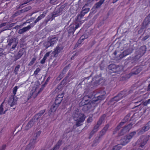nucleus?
Segmentation results:
<instances>
[{
	"label": "nucleus",
	"mask_w": 150,
	"mask_h": 150,
	"mask_svg": "<svg viewBox=\"0 0 150 150\" xmlns=\"http://www.w3.org/2000/svg\"><path fill=\"white\" fill-rule=\"evenodd\" d=\"M94 103L93 96L88 95L85 96L82 100L79 103L80 106H83L82 110L83 111H88L92 107V104Z\"/></svg>",
	"instance_id": "1"
},
{
	"label": "nucleus",
	"mask_w": 150,
	"mask_h": 150,
	"mask_svg": "<svg viewBox=\"0 0 150 150\" xmlns=\"http://www.w3.org/2000/svg\"><path fill=\"white\" fill-rule=\"evenodd\" d=\"M73 116L74 119L76 121V125L77 127L81 125L86 118V115L84 114L77 111L73 112Z\"/></svg>",
	"instance_id": "2"
},
{
	"label": "nucleus",
	"mask_w": 150,
	"mask_h": 150,
	"mask_svg": "<svg viewBox=\"0 0 150 150\" xmlns=\"http://www.w3.org/2000/svg\"><path fill=\"white\" fill-rule=\"evenodd\" d=\"M82 24L81 21H77V20H76L74 24H71L69 26L67 30L69 35H70L71 34L73 35L75 30L79 27Z\"/></svg>",
	"instance_id": "3"
},
{
	"label": "nucleus",
	"mask_w": 150,
	"mask_h": 150,
	"mask_svg": "<svg viewBox=\"0 0 150 150\" xmlns=\"http://www.w3.org/2000/svg\"><path fill=\"white\" fill-rule=\"evenodd\" d=\"M58 40V38L57 37H49L47 41L44 43V46L46 49H47L50 47H52L57 43Z\"/></svg>",
	"instance_id": "4"
},
{
	"label": "nucleus",
	"mask_w": 150,
	"mask_h": 150,
	"mask_svg": "<svg viewBox=\"0 0 150 150\" xmlns=\"http://www.w3.org/2000/svg\"><path fill=\"white\" fill-rule=\"evenodd\" d=\"M64 6L62 5V6L60 7H59L57 11V12H58V13L59 14L61 13L64 10ZM59 14H58L57 13L52 14V16L50 18L48 17L47 20L46 21V22L47 23L50 21H52L53 19H54L55 17L57 16Z\"/></svg>",
	"instance_id": "5"
},
{
	"label": "nucleus",
	"mask_w": 150,
	"mask_h": 150,
	"mask_svg": "<svg viewBox=\"0 0 150 150\" xmlns=\"http://www.w3.org/2000/svg\"><path fill=\"white\" fill-rule=\"evenodd\" d=\"M93 0H89L87 3L82 8V10L84 11L83 12L85 13H87L90 10V8L88 7H86L87 6H89L92 4H93Z\"/></svg>",
	"instance_id": "6"
},
{
	"label": "nucleus",
	"mask_w": 150,
	"mask_h": 150,
	"mask_svg": "<svg viewBox=\"0 0 150 150\" xmlns=\"http://www.w3.org/2000/svg\"><path fill=\"white\" fill-rule=\"evenodd\" d=\"M25 52L23 48L20 50L18 53L14 56V61L16 62L17 60L21 58L24 54Z\"/></svg>",
	"instance_id": "7"
},
{
	"label": "nucleus",
	"mask_w": 150,
	"mask_h": 150,
	"mask_svg": "<svg viewBox=\"0 0 150 150\" xmlns=\"http://www.w3.org/2000/svg\"><path fill=\"white\" fill-rule=\"evenodd\" d=\"M64 94V93H63L61 94H59L56 97L54 103L59 106L63 99Z\"/></svg>",
	"instance_id": "8"
},
{
	"label": "nucleus",
	"mask_w": 150,
	"mask_h": 150,
	"mask_svg": "<svg viewBox=\"0 0 150 150\" xmlns=\"http://www.w3.org/2000/svg\"><path fill=\"white\" fill-rule=\"evenodd\" d=\"M63 48L64 47L62 46H58L56 47L52 52L54 57H56L58 55V53H60Z\"/></svg>",
	"instance_id": "9"
},
{
	"label": "nucleus",
	"mask_w": 150,
	"mask_h": 150,
	"mask_svg": "<svg viewBox=\"0 0 150 150\" xmlns=\"http://www.w3.org/2000/svg\"><path fill=\"white\" fill-rule=\"evenodd\" d=\"M35 139H31L29 144L26 146L24 150H31L33 149L35 146Z\"/></svg>",
	"instance_id": "10"
},
{
	"label": "nucleus",
	"mask_w": 150,
	"mask_h": 150,
	"mask_svg": "<svg viewBox=\"0 0 150 150\" xmlns=\"http://www.w3.org/2000/svg\"><path fill=\"white\" fill-rule=\"evenodd\" d=\"M105 116L106 115H104L100 118L98 122L97 125L94 127V131L95 130L96 131L98 129L100 125L103 122Z\"/></svg>",
	"instance_id": "11"
},
{
	"label": "nucleus",
	"mask_w": 150,
	"mask_h": 150,
	"mask_svg": "<svg viewBox=\"0 0 150 150\" xmlns=\"http://www.w3.org/2000/svg\"><path fill=\"white\" fill-rule=\"evenodd\" d=\"M17 42L16 41V39L15 38L10 39L9 41L8 45L9 46H11L12 44H13L11 49H15L17 45Z\"/></svg>",
	"instance_id": "12"
},
{
	"label": "nucleus",
	"mask_w": 150,
	"mask_h": 150,
	"mask_svg": "<svg viewBox=\"0 0 150 150\" xmlns=\"http://www.w3.org/2000/svg\"><path fill=\"white\" fill-rule=\"evenodd\" d=\"M149 138V136H143L142 138L141 139L142 142H141L140 143V147L141 148H143V146L146 144V142Z\"/></svg>",
	"instance_id": "13"
},
{
	"label": "nucleus",
	"mask_w": 150,
	"mask_h": 150,
	"mask_svg": "<svg viewBox=\"0 0 150 150\" xmlns=\"http://www.w3.org/2000/svg\"><path fill=\"white\" fill-rule=\"evenodd\" d=\"M59 106V105H56L55 103H54L51 106L50 109L48 111V113L50 114H51L52 113L54 112L57 108Z\"/></svg>",
	"instance_id": "14"
},
{
	"label": "nucleus",
	"mask_w": 150,
	"mask_h": 150,
	"mask_svg": "<svg viewBox=\"0 0 150 150\" xmlns=\"http://www.w3.org/2000/svg\"><path fill=\"white\" fill-rule=\"evenodd\" d=\"M132 125L130 124L127 126H126L122 129V132L120 134V135H122L124 133L128 132L132 128Z\"/></svg>",
	"instance_id": "15"
},
{
	"label": "nucleus",
	"mask_w": 150,
	"mask_h": 150,
	"mask_svg": "<svg viewBox=\"0 0 150 150\" xmlns=\"http://www.w3.org/2000/svg\"><path fill=\"white\" fill-rule=\"evenodd\" d=\"M8 104L11 107H13L16 103V100L14 98V96H13L12 98H10L8 101Z\"/></svg>",
	"instance_id": "16"
},
{
	"label": "nucleus",
	"mask_w": 150,
	"mask_h": 150,
	"mask_svg": "<svg viewBox=\"0 0 150 150\" xmlns=\"http://www.w3.org/2000/svg\"><path fill=\"white\" fill-rule=\"evenodd\" d=\"M130 139H128V137L127 136L125 137L124 138L122 139L121 140V146L125 145L127 144L129 141Z\"/></svg>",
	"instance_id": "17"
},
{
	"label": "nucleus",
	"mask_w": 150,
	"mask_h": 150,
	"mask_svg": "<svg viewBox=\"0 0 150 150\" xmlns=\"http://www.w3.org/2000/svg\"><path fill=\"white\" fill-rule=\"evenodd\" d=\"M47 12L46 11H44L42 13V14L40 15L37 18V19L35 21V23H37L40 20H41L43 18H44L45 15H46Z\"/></svg>",
	"instance_id": "18"
},
{
	"label": "nucleus",
	"mask_w": 150,
	"mask_h": 150,
	"mask_svg": "<svg viewBox=\"0 0 150 150\" xmlns=\"http://www.w3.org/2000/svg\"><path fill=\"white\" fill-rule=\"evenodd\" d=\"M30 29V27L29 26H27L21 29L19 31L18 33L20 34H22L23 33L27 31Z\"/></svg>",
	"instance_id": "19"
},
{
	"label": "nucleus",
	"mask_w": 150,
	"mask_h": 150,
	"mask_svg": "<svg viewBox=\"0 0 150 150\" xmlns=\"http://www.w3.org/2000/svg\"><path fill=\"white\" fill-rule=\"evenodd\" d=\"M34 123L33 119L31 120L27 124L25 127V129L27 130L29 129L32 126H33Z\"/></svg>",
	"instance_id": "20"
},
{
	"label": "nucleus",
	"mask_w": 150,
	"mask_h": 150,
	"mask_svg": "<svg viewBox=\"0 0 150 150\" xmlns=\"http://www.w3.org/2000/svg\"><path fill=\"white\" fill-rule=\"evenodd\" d=\"M123 97L122 93L119 94L117 96L114 97L112 99V101H118L119 100L121 99Z\"/></svg>",
	"instance_id": "21"
},
{
	"label": "nucleus",
	"mask_w": 150,
	"mask_h": 150,
	"mask_svg": "<svg viewBox=\"0 0 150 150\" xmlns=\"http://www.w3.org/2000/svg\"><path fill=\"white\" fill-rule=\"evenodd\" d=\"M132 52V51L131 50L128 49L127 50L124 51L121 54L122 55L123 57L126 56Z\"/></svg>",
	"instance_id": "22"
},
{
	"label": "nucleus",
	"mask_w": 150,
	"mask_h": 150,
	"mask_svg": "<svg viewBox=\"0 0 150 150\" xmlns=\"http://www.w3.org/2000/svg\"><path fill=\"white\" fill-rule=\"evenodd\" d=\"M105 98L104 96L102 95L97 96V98L94 97V103L98 100H102Z\"/></svg>",
	"instance_id": "23"
},
{
	"label": "nucleus",
	"mask_w": 150,
	"mask_h": 150,
	"mask_svg": "<svg viewBox=\"0 0 150 150\" xmlns=\"http://www.w3.org/2000/svg\"><path fill=\"white\" fill-rule=\"evenodd\" d=\"M109 126V125H107L105 127L103 128V129L100 132V134H101V135H103L105 133L106 131L108 129Z\"/></svg>",
	"instance_id": "24"
},
{
	"label": "nucleus",
	"mask_w": 150,
	"mask_h": 150,
	"mask_svg": "<svg viewBox=\"0 0 150 150\" xmlns=\"http://www.w3.org/2000/svg\"><path fill=\"white\" fill-rule=\"evenodd\" d=\"M82 42H83L80 39H79L75 45L74 47V49H76L78 47L80 46Z\"/></svg>",
	"instance_id": "25"
},
{
	"label": "nucleus",
	"mask_w": 150,
	"mask_h": 150,
	"mask_svg": "<svg viewBox=\"0 0 150 150\" xmlns=\"http://www.w3.org/2000/svg\"><path fill=\"white\" fill-rule=\"evenodd\" d=\"M148 130H146L145 128V127L144 126L142 129H139L138 131V135H140L142 134H143L144 132L145 131H147Z\"/></svg>",
	"instance_id": "26"
},
{
	"label": "nucleus",
	"mask_w": 150,
	"mask_h": 150,
	"mask_svg": "<svg viewBox=\"0 0 150 150\" xmlns=\"http://www.w3.org/2000/svg\"><path fill=\"white\" fill-rule=\"evenodd\" d=\"M31 8V7L30 6L27 7L22 9H21V11L23 13L30 10Z\"/></svg>",
	"instance_id": "27"
},
{
	"label": "nucleus",
	"mask_w": 150,
	"mask_h": 150,
	"mask_svg": "<svg viewBox=\"0 0 150 150\" xmlns=\"http://www.w3.org/2000/svg\"><path fill=\"white\" fill-rule=\"evenodd\" d=\"M45 111V110H40L39 113H37L36 115V116H38L37 119H38L39 118V117L41 116L44 113Z\"/></svg>",
	"instance_id": "28"
},
{
	"label": "nucleus",
	"mask_w": 150,
	"mask_h": 150,
	"mask_svg": "<svg viewBox=\"0 0 150 150\" xmlns=\"http://www.w3.org/2000/svg\"><path fill=\"white\" fill-rule=\"evenodd\" d=\"M84 11H81L80 13L77 16V19L76 20H78V18H80V19H81L84 16L86 13H85L84 12H83ZM77 21H78V20Z\"/></svg>",
	"instance_id": "29"
},
{
	"label": "nucleus",
	"mask_w": 150,
	"mask_h": 150,
	"mask_svg": "<svg viewBox=\"0 0 150 150\" xmlns=\"http://www.w3.org/2000/svg\"><path fill=\"white\" fill-rule=\"evenodd\" d=\"M124 123V122H121L120 124L117 126V127L115 129V131H114L113 133L115 134L117 132V131L120 128V127L123 125Z\"/></svg>",
	"instance_id": "30"
},
{
	"label": "nucleus",
	"mask_w": 150,
	"mask_h": 150,
	"mask_svg": "<svg viewBox=\"0 0 150 150\" xmlns=\"http://www.w3.org/2000/svg\"><path fill=\"white\" fill-rule=\"evenodd\" d=\"M122 146L119 144L114 146L112 150H119L122 148Z\"/></svg>",
	"instance_id": "31"
},
{
	"label": "nucleus",
	"mask_w": 150,
	"mask_h": 150,
	"mask_svg": "<svg viewBox=\"0 0 150 150\" xmlns=\"http://www.w3.org/2000/svg\"><path fill=\"white\" fill-rule=\"evenodd\" d=\"M4 103L3 102L1 105L0 106V115L4 114L5 113V111L3 112V104Z\"/></svg>",
	"instance_id": "32"
},
{
	"label": "nucleus",
	"mask_w": 150,
	"mask_h": 150,
	"mask_svg": "<svg viewBox=\"0 0 150 150\" xmlns=\"http://www.w3.org/2000/svg\"><path fill=\"white\" fill-rule=\"evenodd\" d=\"M103 2V0H100L99 2L96 3V8H99Z\"/></svg>",
	"instance_id": "33"
},
{
	"label": "nucleus",
	"mask_w": 150,
	"mask_h": 150,
	"mask_svg": "<svg viewBox=\"0 0 150 150\" xmlns=\"http://www.w3.org/2000/svg\"><path fill=\"white\" fill-rule=\"evenodd\" d=\"M135 134L136 132H133L129 134L127 136L128 137V139L130 140L132 138L133 136Z\"/></svg>",
	"instance_id": "34"
},
{
	"label": "nucleus",
	"mask_w": 150,
	"mask_h": 150,
	"mask_svg": "<svg viewBox=\"0 0 150 150\" xmlns=\"http://www.w3.org/2000/svg\"><path fill=\"white\" fill-rule=\"evenodd\" d=\"M88 37V35H82L79 38V39L81 40L82 42L84 40L86 39H87Z\"/></svg>",
	"instance_id": "35"
},
{
	"label": "nucleus",
	"mask_w": 150,
	"mask_h": 150,
	"mask_svg": "<svg viewBox=\"0 0 150 150\" xmlns=\"http://www.w3.org/2000/svg\"><path fill=\"white\" fill-rule=\"evenodd\" d=\"M20 66L19 65H17L15 68V69L14 71V73L16 74H18V70L20 68Z\"/></svg>",
	"instance_id": "36"
},
{
	"label": "nucleus",
	"mask_w": 150,
	"mask_h": 150,
	"mask_svg": "<svg viewBox=\"0 0 150 150\" xmlns=\"http://www.w3.org/2000/svg\"><path fill=\"white\" fill-rule=\"evenodd\" d=\"M22 13H23L21 11V10H18L16 11L13 14V16H17L19 15H20Z\"/></svg>",
	"instance_id": "37"
},
{
	"label": "nucleus",
	"mask_w": 150,
	"mask_h": 150,
	"mask_svg": "<svg viewBox=\"0 0 150 150\" xmlns=\"http://www.w3.org/2000/svg\"><path fill=\"white\" fill-rule=\"evenodd\" d=\"M18 89V87L17 86H15L13 88V92L14 96H15V95L16 94Z\"/></svg>",
	"instance_id": "38"
},
{
	"label": "nucleus",
	"mask_w": 150,
	"mask_h": 150,
	"mask_svg": "<svg viewBox=\"0 0 150 150\" xmlns=\"http://www.w3.org/2000/svg\"><path fill=\"white\" fill-rule=\"evenodd\" d=\"M41 69L39 67L36 68L34 71L33 74L35 76H36L38 75V73L40 71Z\"/></svg>",
	"instance_id": "39"
},
{
	"label": "nucleus",
	"mask_w": 150,
	"mask_h": 150,
	"mask_svg": "<svg viewBox=\"0 0 150 150\" xmlns=\"http://www.w3.org/2000/svg\"><path fill=\"white\" fill-rule=\"evenodd\" d=\"M58 0H50V3L52 4V5H55L58 3Z\"/></svg>",
	"instance_id": "40"
},
{
	"label": "nucleus",
	"mask_w": 150,
	"mask_h": 150,
	"mask_svg": "<svg viewBox=\"0 0 150 150\" xmlns=\"http://www.w3.org/2000/svg\"><path fill=\"white\" fill-rule=\"evenodd\" d=\"M41 133V132L40 131H38V132H37L36 133V135L35 136V138L34 139H35V143H36V141L37 137L39 136H40V134Z\"/></svg>",
	"instance_id": "41"
},
{
	"label": "nucleus",
	"mask_w": 150,
	"mask_h": 150,
	"mask_svg": "<svg viewBox=\"0 0 150 150\" xmlns=\"http://www.w3.org/2000/svg\"><path fill=\"white\" fill-rule=\"evenodd\" d=\"M36 60V59L35 58H32V60L30 61L28 64V66H31L33 65L34 63L35 62Z\"/></svg>",
	"instance_id": "42"
},
{
	"label": "nucleus",
	"mask_w": 150,
	"mask_h": 150,
	"mask_svg": "<svg viewBox=\"0 0 150 150\" xmlns=\"http://www.w3.org/2000/svg\"><path fill=\"white\" fill-rule=\"evenodd\" d=\"M31 0H27L26 1H25L23 3L20 4V7L21 8H22L23 7V5H24L30 2Z\"/></svg>",
	"instance_id": "43"
},
{
	"label": "nucleus",
	"mask_w": 150,
	"mask_h": 150,
	"mask_svg": "<svg viewBox=\"0 0 150 150\" xmlns=\"http://www.w3.org/2000/svg\"><path fill=\"white\" fill-rule=\"evenodd\" d=\"M50 53V52H47L44 55L43 59L46 60L47 57L49 56Z\"/></svg>",
	"instance_id": "44"
},
{
	"label": "nucleus",
	"mask_w": 150,
	"mask_h": 150,
	"mask_svg": "<svg viewBox=\"0 0 150 150\" xmlns=\"http://www.w3.org/2000/svg\"><path fill=\"white\" fill-rule=\"evenodd\" d=\"M50 53V52H47L44 55L43 59L46 60L47 57L49 56Z\"/></svg>",
	"instance_id": "45"
},
{
	"label": "nucleus",
	"mask_w": 150,
	"mask_h": 150,
	"mask_svg": "<svg viewBox=\"0 0 150 150\" xmlns=\"http://www.w3.org/2000/svg\"><path fill=\"white\" fill-rule=\"evenodd\" d=\"M94 15V13H93V11L92 12H91L90 13L88 16L87 18L88 19H91L92 18V19L94 18V17H93V16Z\"/></svg>",
	"instance_id": "46"
},
{
	"label": "nucleus",
	"mask_w": 150,
	"mask_h": 150,
	"mask_svg": "<svg viewBox=\"0 0 150 150\" xmlns=\"http://www.w3.org/2000/svg\"><path fill=\"white\" fill-rule=\"evenodd\" d=\"M144 106H146L147 105L149 104L150 103V98L148 100H146V101H145L144 102H142Z\"/></svg>",
	"instance_id": "47"
},
{
	"label": "nucleus",
	"mask_w": 150,
	"mask_h": 150,
	"mask_svg": "<svg viewBox=\"0 0 150 150\" xmlns=\"http://www.w3.org/2000/svg\"><path fill=\"white\" fill-rule=\"evenodd\" d=\"M50 77L49 76L47 79L44 83L43 84V86H45L47 85L48 83L49 82V81L50 80Z\"/></svg>",
	"instance_id": "48"
},
{
	"label": "nucleus",
	"mask_w": 150,
	"mask_h": 150,
	"mask_svg": "<svg viewBox=\"0 0 150 150\" xmlns=\"http://www.w3.org/2000/svg\"><path fill=\"white\" fill-rule=\"evenodd\" d=\"M145 129L148 130L150 128V121L145 126Z\"/></svg>",
	"instance_id": "49"
},
{
	"label": "nucleus",
	"mask_w": 150,
	"mask_h": 150,
	"mask_svg": "<svg viewBox=\"0 0 150 150\" xmlns=\"http://www.w3.org/2000/svg\"><path fill=\"white\" fill-rule=\"evenodd\" d=\"M145 129L148 130L150 128V121L145 126Z\"/></svg>",
	"instance_id": "50"
},
{
	"label": "nucleus",
	"mask_w": 150,
	"mask_h": 150,
	"mask_svg": "<svg viewBox=\"0 0 150 150\" xmlns=\"http://www.w3.org/2000/svg\"><path fill=\"white\" fill-rule=\"evenodd\" d=\"M144 22L145 23L150 22V16H147L145 19Z\"/></svg>",
	"instance_id": "51"
},
{
	"label": "nucleus",
	"mask_w": 150,
	"mask_h": 150,
	"mask_svg": "<svg viewBox=\"0 0 150 150\" xmlns=\"http://www.w3.org/2000/svg\"><path fill=\"white\" fill-rule=\"evenodd\" d=\"M33 92L31 91L30 93L28 94V100L33 95Z\"/></svg>",
	"instance_id": "52"
},
{
	"label": "nucleus",
	"mask_w": 150,
	"mask_h": 150,
	"mask_svg": "<svg viewBox=\"0 0 150 150\" xmlns=\"http://www.w3.org/2000/svg\"><path fill=\"white\" fill-rule=\"evenodd\" d=\"M141 70V69L140 68L137 69H136V71L134 72V74H137Z\"/></svg>",
	"instance_id": "53"
},
{
	"label": "nucleus",
	"mask_w": 150,
	"mask_h": 150,
	"mask_svg": "<svg viewBox=\"0 0 150 150\" xmlns=\"http://www.w3.org/2000/svg\"><path fill=\"white\" fill-rule=\"evenodd\" d=\"M6 147V144H4L1 147H0V150H5Z\"/></svg>",
	"instance_id": "54"
},
{
	"label": "nucleus",
	"mask_w": 150,
	"mask_h": 150,
	"mask_svg": "<svg viewBox=\"0 0 150 150\" xmlns=\"http://www.w3.org/2000/svg\"><path fill=\"white\" fill-rule=\"evenodd\" d=\"M92 118L91 117H90L87 119V122L88 123L92 121Z\"/></svg>",
	"instance_id": "55"
},
{
	"label": "nucleus",
	"mask_w": 150,
	"mask_h": 150,
	"mask_svg": "<svg viewBox=\"0 0 150 150\" xmlns=\"http://www.w3.org/2000/svg\"><path fill=\"white\" fill-rule=\"evenodd\" d=\"M6 23L4 22L0 24V28L6 26Z\"/></svg>",
	"instance_id": "56"
},
{
	"label": "nucleus",
	"mask_w": 150,
	"mask_h": 150,
	"mask_svg": "<svg viewBox=\"0 0 150 150\" xmlns=\"http://www.w3.org/2000/svg\"><path fill=\"white\" fill-rule=\"evenodd\" d=\"M6 23L4 22L0 24V28L6 26Z\"/></svg>",
	"instance_id": "57"
},
{
	"label": "nucleus",
	"mask_w": 150,
	"mask_h": 150,
	"mask_svg": "<svg viewBox=\"0 0 150 150\" xmlns=\"http://www.w3.org/2000/svg\"><path fill=\"white\" fill-rule=\"evenodd\" d=\"M93 29H90L89 30L88 32L89 34H90V35H93Z\"/></svg>",
	"instance_id": "58"
},
{
	"label": "nucleus",
	"mask_w": 150,
	"mask_h": 150,
	"mask_svg": "<svg viewBox=\"0 0 150 150\" xmlns=\"http://www.w3.org/2000/svg\"><path fill=\"white\" fill-rule=\"evenodd\" d=\"M57 89H58L59 90L61 91L62 89V85L61 84L60 85H59L57 88Z\"/></svg>",
	"instance_id": "59"
},
{
	"label": "nucleus",
	"mask_w": 150,
	"mask_h": 150,
	"mask_svg": "<svg viewBox=\"0 0 150 150\" xmlns=\"http://www.w3.org/2000/svg\"><path fill=\"white\" fill-rule=\"evenodd\" d=\"M36 23H35V21L33 23H30V25H28V26H29L30 27V28L31 27H33L36 24Z\"/></svg>",
	"instance_id": "60"
},
{
	"label": "nucleus",
	"mask_w": 150,
	"mask_h": 150,
	"mask_svg": "<svg viewBox=\"0 0 150 150\" xmlns=\"http://www.w3.org/2000/svg\"><path fill=\"white\" fill-rule=\"evenodd\" d=\"M68 66H67L64 67L63 69V71H65L66 72L68 70Z\"/></svg>",
	"instance_id": "61"
},
{
	"label": "nucleus",
	"mask_w": 150,
	"mask_h": 150,
	"mask_svg": "<svg viewBox=\"0 0 150 150\" xmlns=\"http://www.w3.org/2000/svg\"><path fill=\"white\" fill-rule=\"evenodd\" d=\"M94 133V130L93 129L90 134V135L89 137V139H90L92 137V134Z\"/></svg>",
	"instance_id": "62"
},
{
	"label": "nucleus",
	"mask_w": 150,
	"mask_h": 150,
	"mask_svg": "<svg viewBox=\"0 0 150 150\" xmlns=\"http://www.w3.org/2000/svg\"><path fill=\"white\" fill-rule=\"evenodd\" d=\"M45 87V86H43V85H42V87L40 88L39 91L38 92V93H39L41 91H42Z\"/></svg>",
	"instance_id": "63"
},
{
	"label": "nucleus",
	"mask_w": 150,
	"mask_h": 150,
	"mask_svg": "<svg viewBox=\"0 0 150 150\" xmlns=\"http://www.w3.org/2000/svg\"><path fill=\"white\" fill-rule=\"evenodd\" d=\"M45 60L44 59H42L40 61V63L41 64H44L45 62Z\"/></svg>",
	"instance_id": "64"
}]
</instances>
